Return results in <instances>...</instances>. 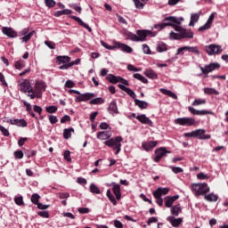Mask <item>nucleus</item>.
<instances>
[{
  "label": "nucleus",
  "mask_w": 228,
  "mask_h": 228,
  "mask_svg": "<svg viewBox=\"0 0 228 228\" xmlns=\"http://www.w3.org/2000/svg\"><path fill=\"white\" fill-rule=\"evenodd\" d=\"M184 20L183 17L167 16L163 19L164 26H171L177 31V33L171 31L169 33V38L171 40H183V38H193V32L181 27V24Z\"/></svg>",
  "instance_id": "f257e3e1"
},
{
  "label": "nucleus",
  "mask_w": 228,
  "mask_h": 228,
  "mask_svg": "<svg viewBox=\"0 0 228 228\" xmlns=\"http://www.w3.org/2000/svg\"><path fill=\"white\" fill-rule=\"evenodd\" d=\"M125 37H126V40H131L132 42H145L147 37H156V32L147 29H138L136 30V34H134L133 32L126 30Z\"/></svg>",
  "instance_id": "f03ea898"
},
{
  "label": "nucleus",
  "mask_w": 228,
  "mask_h": 228,
  "mask_svg": "<svg viewBox=\"0 0 228 228\" xmlns=\"http://www.w3.org/2000/svg\"><path fill=\"white\" fill-rule=\"evenodd\" d=\"M122 136H116L115 138H110L104 142L107 147H110L115 151V154H119L122 151Z\"/></svg>",
  "instance_id": "7ed1b4c3"
},
{
  "label": "nucleus",
  "mask_w": 228,
  "mask_h": 228,
  "mask_svg": "<svg viewBox=\"0 0 228 228\" xmlns=\"http://www.w3.org/2000/svg\"><path fill=\"white\" fill-rule=\"evenodd\" d=\"M45 83L36 82L34 87H32V94L30 99H42V92H45Z\"/></svg>",
  "instance_id": "20e7f679"
},
{
  "label": "nucleus",
  "mask_w": 228,
  "mask_h": 228,
  "mask_svg": "<svg viewBox=\"0 0 228 228\" xmlns=\"http://www.w3.org/2000/svg\"><path fill=\"white\" fill-rule=\"evenodd\" d=\"M20 92L27 94L28 97L33 95V86L28 79H23L19 82Z\"/></svg>",
  "instance_id": "39448f33"
},
{
  "label": "nucleus",
  "mask_w": 228,
  "mask_h": 228,
  "mask_svg": "<svg viewBox=\"0 0 228 228\" xmlns=\"http://www.w3.org/2000/svg\"><path fill=\"white\" fill-rule=\"evenodd\" d=\"M107 81L110 82L112 85H117V83H122V85H125L126 86H129V82L126 80V78L115 76L113 74H108L106 77Z\"/></svg>",
  "instance_id": "423d86ee"
},
{
  "label": "nucleus",
  "mask_w": 228,
  "mask_h": 228,
  "mask_svg": "<svg viewBox=\"0 0 228 228\" xmlns=\"http://www.w3.org/2000/svg\"><path fill=\"white\" fill-rule=\"evenodd\" d=\"M170 151H167L165 147H160L157 150H155V158L153 159V161L155 163H159L163 158L167 156V154H170Z\"/></svg>",
  "instance_id": "0eeeda50"
},
{
  "label": "nucleus",
  "mask_w": 228,
  "mask_h": 228,
  "mask_svg": "<svg viewBox=\"0 0 228 228\" xmlns=\"http://www.w3.org/2000/svg\"><path fill=\"white\" fill-rule=\"evenodd\" d=\"M206 53L208 54V56H213L215 54H222V49L221 45L212 44L210 45H208L205 47Z\"/></svg>",
  "instance_id": "6e6552de"
},
{
  "label": "nucleus",
  "mask_w": 228,
  "mask_h": 228,
  "mask_svg": "<svg viewBox=\"0 0 228 228\" xmlns=\"http://www.w3.org/2000/svg\"><path fill=\"white\" fill-rule=\"evenodd\" d=\"M174 124H175L176 126H194L195 119L192 118H178L174 120Z\"/></svg>",
  "instance_id": "1a4fd4ad"
},
{
  "label": "nucleus",
  "mask_w": 228,
  "mask_h": 228,
  "mask_svg": "<svg viewBox=\"0 0 228 228\" xmlns=\"http://www.w3.org/2000/svg\"><path fill=\"white\" fill-rule=\"evenodd\" d=\"M218 69H220V63L218 62H212L208 65H206L204 68H200L202 74L205 76L209 74V72H213V70H218Z\"/></svg>",
  "instance_id": "9d476101"
},
{
  "label": "nucleus",
  "mask_w": 228,
  "mask_h": 228,
  "mask_svg": "<svg viewBox=\"0 0 228 228\" xmlns=\"http://www.w3.org/2000/svg\"><path fill=\"white\" fill-rule=\"evenodd\" d=\"M21 35L23 36L21 37V42L28 44V42L31 40L33 35H35V30L29 32V28H26L21 30Z\"/></svg>",
  "instance_id": "9b49d317"
},
{
  "label": "nucleus",
  "mask_w": 228,
  "mask_h": 228,
  "mask_svg": "<svg viewBox=\"0 0 228 228\" xmlns=\"http://www.w3.org/2000/svg\"><path fill=\"white\" fill-rule=\"evenodd\" d=\"M109 186H112V191L116 197V200H120L122 199V191H120V184L112 182L109 184Z\"/></svg>",
  "instance_id": "f8f14e48"
},
{
  "label": "nucleus",
  "mask_w": 228,
  "mask_h": 228,
  "mask_svg": "<svg viewBox=\"0 0 228 228\" xmlns=\"http://www.w3.org/2000/svg\"><path fill=\"white\" fill-rule=\"evenodd\" d=\"M114 45L116 49H120L123 53H126L127 54H131V53H133V48L124 43L115 42Z\"/></svg>",
  "instance_id": "ddd939ff"
},
{
  "label": "nucleus",
  "mask_w": 228,
  "mask_h": 228,
  "mask_svg": "<svg viewBox=\"0 0 228 228\" xmlns=\"http://www.w3.org/2000/svg\"><path fill=\"white\" fill-rule=\"evenodd\" d=\"M7 124H12V126H17L18 127H28V122L25 119H7Z\"/></svg>",
  "instance_id": "4468645a"
},
{
  "label": "nucleus",
  "mask_w": 228,
  "mask_h": 228,
  "mask_svg": "<svg viewBox=\"0 0 228 228\" xmlns=\"http://www.w3.org/2000/svg\"><path fill=\"white\" fill-rule=\"evenodd\" d=\"M94 93H86V94H80L79 96H76V102H85L86 101H90L92 97H94Z\"/></svg>",
  "instance_id": "2eb2a0df"
},
{
  "label": "nucleus",
  "mask_w": 228,
  "mask_h": 228,
  "mask_svg": "<svg viewBox=\"0 0 228 228\" xmlns=\"http://www.w3.org/2000/svg\"><path fill=\"white\" fill-rule=\"evenodd\" d=\"M118 88H120V90H123V92H126V94H127L129 97H131L132 99H134V101H135L136 94L134 93V91H133L129 87H126V86H124V84H118Z\"/></svg>",
  "instance_id": "dca6fc26"
},
{
  "label": "nucleus",
  "mask_w": 228,
  "mask_h": 228,
  "mask_svg": "<svg viewBox=\"0 0 228 228\" xmlns=\"http://www.w3.org/2000/svg\"><path fill=\"white\" fill-rule=\"evenodd\" d=\"M2 32L6 37H9V38H17V33L13 28H8V27H3Z\"/></svg>",
  "instance_id": "f3484780"
},
{
  "label": "nucleus",
  "mask_w": 228,
  "mask_h": 228,
  "mask_svg": "<svg viewBox=\"0 0 228 228\" xmlns=\"http://www.w3.org/2000/svg\"><path fill=\"white\" fill-rule=\"evenodd\" d=\"M136 119L139 120V122H141V124H146V126H152L154 124L152 122V120H151V118H147V116L145 114L137 115Z\"/></svg>",
  "instance_id": "a211bd4d"
},
{
  "label": "nucleus",
  "mask_w": 228,
  "mask_h": 228,
  "mask_svg": "<svg viewBox=\"0 0 228 228\" xmlns=\"http://www.w3.org/2000/svg\"><path fill=\"white\" fill-rule=\"evenodd\" d=\"M167 221L169 222V224H171V225L173 227H179V225H181V224H183V218L179 217V218H175L174 217V216H170L167 218Z\"/></svg>",
  "instance_id": "6ab92c4d"
},
{
  "label": "nucleus",
  "mask_w": 228,
  "mask_h": 228,
  "mask_svg": "<svg viewBox=\"0 0 228 228\" xmlns=\"http://www.w3.org/2000/svg\"><path fill=\"white\" fill-rule=\"evenodd\" d=\"M157 145H158L157 141H150L148 142L142 143V147L144 151H146V152L152 151V149H154V147H156Z\"/></svg>",
  "instance_id": "aec40b11"
},
{
  "label": "nucleus",
  "mask_w": 228,
  "mask_h": 228,
  "mask_svg": "<svg viewBox=\"0 0 228 228\" xmlns=\"http://www.w3.org/2000/svg\"><path fill=\"white\" fill-rule=\"evenodd\" d=\"M215 15H216V12H213L212 15L209 16L206 24L200 27V31H206L211 28V25L215 20Z\"/></svg>",
  "instance_id": "412c9836"
},
{
  "label": "nucleus",
  "mask_w": 228,
  "mask_h": 228,
  "mask_svg": "<svg viewBox=\"0 0 228 228\" xmlns=\"http://www.w3.org/2000/svg\"><path fill=\"white\" fill-rule=\"evenodd\" d=\"M108 111L110 115H118V107L117 106V101H112L109 104Z\"/></svg>",
  "instance_id": "4be33fe9"
},
{
  "label": "nucleus",
  "mask_w": 228,
  "mask_h": 228,
  "mask_svg": "<svg viewBox=\"0 0 228 228\" xmlns=\"http://www.w3.org/2000/svg\"><path fill=\"white\" fill-rule=\"evenodd\" d=\"M71 19H73V20H76L79 26H82V28H85L86 29H87V31H89V33H92V28H90V26H88V24L85 23V21H83V20H81V18L77 17V16H71Z\"/></svg>",
  "instance_id": "5701e85b"
},
{
  "label": "nucleus",
  "mask_w": 228,
  "mask_h": 228,
  "mask_svg": "<svg viewBox=\"0 0 228 228\" xmlns=\"http://www.w3.org/2000/svg\"><path fill=\"white\" fill-rule=\"evenodd\" d=\"M177 199H179V195L167 196L166 198V202H165L166 208H172V206L174 205V201L177 200Z\"/></svg>",
  "instance_id": "b1692460"
},
{
  "label": "nucleus",
  "mask_w": 228,
  "mask_h": 228,
  "mask_svg": "<svg viewBox=\"0 0 228 228\" xmlns=\"http://www.w3.org/2000/svg\"><path fill=\"white\" fill-rule=\"evenodd\" d=\"M97 138L98 140H110L111 138V133L108 131L98 132Z\"/></svg>",
  "instance_id": "393cba45"
},
{
  "label": "nucleus",
  "mask_w": 228,
  "mask_h": 228,
  "mask_svg": "<svg viewBox=\"0 0 228 228\" xmlns=\"http://www.w3.org/2000/svg\"><path fill=\"white\" fill-rule=\"evenodd\" d=\"M135 106H138L141 110H147L149 108V103L145 101L138 100L135 98L134 100Z\"/></svg>",
  "instance_id": "a878e982"
},
{
  "label": "nucleus",
  "mask_w": 228,
  "mask_h": 228,
  "mask_svg": "<svg viewBox=\"0 0 228 228\" xmlns=\"http://www.w3.org/2000/svg\"><path fill=\"white\" fill-rule=\"evenodd\" d=\"M184 136L186 138H199V140H200V129L190 133H185Z\"/></svg>",
  "instance_id": "bb28decb"
},
{
  "label": "nucleus",
  "mask_w": 228,
  "mask_h": 228,
  "mask_svg": "<svg viewBox=\"0 0 228 228\" xmlns=\"http://www.w3.org/2000/svg\"><path fill=\"white\" fill-rule=\"evenodd\" d=\"M191 191L195 197H200V183H191Z\"/></svg>",
  "instance_id": "cd10ccee"
},
{
  "label": "nucleus",
  "mask_w": 228,
  "mask_h": 228,
  "mask_svg": "<svg viewBox=\"0 0 228 228\" xmlns=\"http://www.w3.org/2000/svg\"><path fill=\"white\" fill-rule=\"evenodd\" d=\"M203 91L206 95H220V92L212 87H205Z\"/></svg>",
  "instance_id": "c85d7f7f"
},
{
  "label": "nucleus",
  "mask_w": 228,
  "mask_h": 228,
  "mask_svg": "<svg viewBox=\"0 0 228 228\" xmlns=\"http://www.w3.org/2000/svg\"><path fill=\"white\" fill-rule=\"evenodd\" d=\"M56 61L58 65H61V63H70V57L69 56H57Z\"/></svg>",
  "instance_id": "c756f323"
},
{
  "label": "nucleus",
  "mask_w": 228,
  "mask_h": 228,
  "mask_svg": "<svg viewBox=\"0 0 228 228\" xmlns=\"http://www.w3.org/2000/svg\"><path fill=\"white\" fill-rule=\"evenodd\" d=\"M183 209L181 208V205H175L171 208V215L173 216H179V213H182Z\"/></svg>",
  "instance_id": "7c9ffc66"
},
{
  "label": "nucleus",
  "mask_w": 228,
  "mask_h": 228,
  "mask_svg": "<svg viewBox=\"0 0 228 228\" xmlns=\"http://www.w3.org/2000/svg\"><path fill=\"white\" fill-rule=\"evenodd\" d=\"M161 94H163L164 95H167L168 97H171L172 99L176 100L177 99V94L173 93L172 91L168 90V89H165V88H161L160 89Z\"/></svg>",
  "instance_id": "2f4dec72"
},
{
  "label": "nucleus",
  "mask_w": 228,
  "mask_h": 228,
  "mask_svg": "<svg viewBox=\"0 0 228 228\" xmlns=\"http://www.w3.org/2000/svg\"><path fill=\"white\" fill-rule=\"evenodd\" d=\"M204 199L208 200V202H216V200H218V195L213 193L205 194Z\"/></svg>",
  "instance_id": "473e14b6"
},
{
  "label": "nucleus",
  "mask_w": 228,
  "mask_h": 228,
  "mask_svg": "<svg viewBox=\"0 0 228 228\" xmlns=\"http://www.w3.org/2000/svg\"><path fill=\"white\" fill-rule=\"evenodd\" d=\"M145 77L150 79H158V74L154 72L153 69H146L144 71Z\"/></svg>",
  "instance_id": "72a5a7b5"
},
{
  "label": "nucleus",
  "mask_w": 228,
  "mask_h": 228,
  "mask_svg": "<svg viewBox=\"0 0 228 228\" xmlns=\"http://www.w3.org/2000/svg\"><path fill=\"white\" fill-rule=\"evenodd\" d=\"M210 189L208 183H200V195H206L207 193H209Z\"/></svg>",
  "instance_id": "f704fd0d"
},
{
  "label": "nucleus",
  "mask_w": 228,
  "mask_h": 228,
  "mask_svg": "<svg viewBox=\"0 0 228 228\" xmlns=\"http://www.w3.org/2000/svg\"><path fill=\"white\" fill-rule=\"evenodd\" d=\"M72 133H74V128L69 127V128H65L63 130V137L65 140H69L72 136Z\"/></svg>",
  "instance_id": "c9c22d12"
},
{
  "label": "nucleus",
  "mask_w": 228,
  "mask_h": 228,
  "mask_svg": "<svg viewBox=\"0 0 228 228\" xmlns=\"http://www.w3.org/2000/svg\"><path fill=\"white\" fill-rule=\"evenodd\" d=\"M166 51H168V46L167 45V44L161 42L159 43L157 45V52L158 53H165Z\"/></svg>",
  "instance_id": "e433bc0d"
},
{
  "label": "nucleus",
  "mask_w": 228,
  "mask_h": 228,
  "mask_svg": "<svg viewBox=\"0 0 228 228\" xmlns=\"http://www.w3.org/2000/svg\"><path fill=\"white\" fill-rule=\"evenodd\" d=\"M106 196L108 197L109 200L113 204V206H117V199H115V196L111 193V190H107Z\"/></svg>",
  "instance_id": "4c0bfd02"
},
{
  "label": "nucleus",
  "mask_w": 228,
  "mask_h": 228,
  "mask_svg": "<svg viewBox=\"0 0 228 228\" xmlns=\"http://www.w3.org/2000/svg\"><path fill=\"white\" fill-rule=\"evenodd\" d=\"M70 13H72V10L70 9H64L62 11H57L54 13L55 17H61V15H70Z\"/></svg>",
  "instance_id": "58836bf2"
},
{
  "label": "nucleus",
  "mask_w": 228,
  "mask_h": 228,
  "mask_svg": "<svg viewBox=\"0 0 228 228\" xmlns=\"http://www.w3.org/2000/svg\"><path fill=\"white\" fill-rule=\"evenodd\" d=\"M134 79H138L139 81H142V83H144V84L149 83V80L140 73L134 74Z\"/></svg>",
  "instance_id": "ea45409f"
},
{
  "label": "nucleus",
  "mask_w": 228,
  "mask_h": 228,
  "mask_svg": "<svg viewBox=\"0 0 228 228\" xmlns=\"http://www.w3.org/2000/svg\"><path fill=\"white\" fill-rule=\"evenodd\" d=\"M196 22H199V14L193 13L191 15V21L189 23V26H195Z\"/></svg>",
  "instance_id": "a19ab883"
},
{
  "label": "nucleus",
  "mask_w": 228,
  "mask_h": 228,
  "mask_svg": "<svg viewBox=\"0 0 228 228\" xmlns=\"http://www.w3.org/2000/svg\"><path fill=\"white\" fill-rule=\"evenodd\" d=\"M90 191L91 193H96V195H99L101 193V189H99V187H97V185L94 183H91Z\"/></svg>",
  "instance_id": "79ce46f5"
},
{
  "label": "nucleus",
  "mask_w": 228,
  "mask_h": 228,
  "mask_svg": "<svg viewBox=\"0 0 228 228\" xmlns=\"http://www.w3.org/2000/svg\"><path fill=\"white\" fill-rule=\"evenodd\" d=\"M14 202L17 206H24V198L22 196L15 197Z\"/></svg>",
  "instance_id": "37998d69"
},
{
  "label": "nucleus",
  "mask_w": 228,
  "mask_h": 228,
  "mask_svg": "<svg viewBox=\"0 0 228 228\" xmlns=\"http://www.w3.org/2000/svg\"><path fill=\"white\" fill-rule=\"evenodd\" d=\"M211 138V134H207L206 130L200 129V140H209Z\"/></svg>",
  "instance_id": "c03bdc74"
},
{
  "label": "nucleus",
  "mask_w": 228,
  "mask_h": 228,
  "mask_svg": "<svg viewBox=\"0 0 228 228\" xmlns=\"http://www.w3.org/2000/svg\"><path fill=\"white\" fill-rule=\"evenodd\" d=\"M90 104H104V100L102 97L94 98L90 101Z\"/></svg>",
  "instance_id": "a18cd8bd"
},
{
  "label": "nucleus",
  "mask_w": 228,
  "mask_h": 228,
  "mask_svg": "<svg viewBox=\"0 0 228 228\" xmlns=\"http://www.w3.org/2000/svg\"><path fill=\"white\" fill-rule=\"evenodd\" d=\"M38 200H40V195H38V193H35L31 196L32 204L37 206L39 203Z\"/></svg>",
  "instance_id": "49530a36"
},
{
  "label": "nucleus",
  "mask_w": 228,
  "mask_h": 228,
  "mask_svg": "<svg viewBox=\"0 0 228 228\" xmlns=\"http://www.w3.org/2000/svg\"><path fill=\"white\" fill-rule=\"evenodd\" d=\"M47 113H56L58 111V107L51 105L45 108Z\"/></svg>",
  "instance_id": "de8ad7c7"
},
{
  "label": "nucleus",
  "mask_w": 228,
  "mask_h": 228,
  "mask_svg": "<svg viewBox=\"0 0 228 228\" xmlns=\"http://www.w3.org/2000/svg\"><path fill=\"white\" fill-rule=\"evenodd\" d=\"M45 4L47 8H54L56 6V1L54 0H45Z\"/></svg>",
  "instance_id": "09e8293b"
},
{
  "label": "nucleus",
  "mask_w": 228,
  "mask_h": 228,
  "mask_svg": "<svg viewBox=\"0 0 228 228\" xmlns=\"http://www.w3.org/2000/svg\"><path fill=\"white\" fill-rule=\"evenodd\" d=\"M26 67V64L24 63V61H18L15 62V68L18 70H21V69H24Z\"/></svg>",
  "instance_id": "8fccbe9b"
},
{
  "label": "nucleus",
  "mask_w": 228,
  "mask_h": 228,
  "mask_svg": "<svg viewBox=\"0 0 228 228\" xmlns=\"http://www.w3.org/2000/svg\"><path fill=\"white\" fill-rule=\"evenodd\" d=\"M101 44L102 47H105V49H108L109 51H113L114 49H117V47L114 45H110L104 41H101Z\"/></svg>",
  "instance_id": "3c124183"
},
{
  "label": "nucleus",
  "mask_w": 228,
  "mask_h": 228,
  "mask_svg": "<svg viewBox=\"0 0 228 228\" xmlns=\"http://www.w3.org/2000/svg\"><path fill=\"white\" fill-rule=\"evenodd\" d=\"M188 52L189 53V46H183L177 49L176 54H184V53Z\"/></svg>",
  "instance_id": "603ef678"
},
{
  "label": "nucleus",
  "mask_w": 228,
  "mask_h": 228,
  "mask_svg": "<svg viewBox=\"0 0 228 228\" xmlns=\"http://www.w3.org/2000/svg\"><path fill=\"white\" fill-rule=\"evenodd\" d=\"M169 168H171V170H172V172H174V174H181L183 172V168H181L179 167L170 166Z\"/></svg>",
  "instance_id": "864d4df0"
},
{
  "label": "nucleus",
  "mask_w": 228,
  "mask_h": 228,
  "mask_svg": "<svg viewBox=\"0 0 228 228\" xmlns=\"http://www.w3.org/2000/svg\"><path fill=\"white\" fill-rule=\"evenodd\" d=\"M14 157L16 159H22L24 158V152L22 151H14Z\"/></svg>",
  "instance_id": "5fc2aeb1"
},
{
  "label": "nucleus",
  "mask_w": 228,
  "mask_h": 228,
  "mask_svg": "<svg viewBox=\"0 0 228 228\" xmlns=\"http://www.w3.org/2000/svg\"><path fill=\"white\" fill-rule=\"evenodd\" d=\"M48 119H49L50 124H52V125H54L58 122V118L56 116H53V115H50L48 117Z\"/></svg>",
  "instance_id": "6e6d98bb"
},
{
  "label": "nucleus",
  "mask_w": 228,
  "mask_h": 228,
  "mask_svg": "<svg viewBox=\"0 0 228 228\" xmlns=\"http://www.w3.org/2000/svg\"><path fill=\"white\" fill-rule=\"evenodd\" d=\"M0 131L4 134V136H10V131H8V129H6L4 126H0Z\"/></svg>",
  "instance_id": "4d7b16f0"
},
{
  "label": "nucleus",
  "mask_w": 228,
  "mask_h": 228,
  "mask_svg": "<svg viewBox=\"0 0 228 228\" xmlns=\"http://www.w3.org/2000/svg\"><path fill=\"white\" fill-rule=\"evenodd\" d=\"M45 45L49 47V49H56V44L53 41H45Z\"/></svg>",
  "instance_id": "13d9d810"
},
{
  "label": "nucleus",
  "mask_w": 228,
  "mask_h": 228,
  "mask_svg": "<svg viewBox=\"0 0 228 228\" xmlns=\"http://www.w3.org/2000/svg\"><path fill=\"white\" fill-rule=\"evenodd\" d=\"M64 86L66 88H74V86H76V84H74V81L72 80H67Z\"/></svg>",
  "instance_id": "bf43d9fd"
},
{
  "label": "nucleus",
  "mask_w": 228,
  "mask_h": 228,
  "mask_svg": "<svg viewBox=\"0 0 228 228\" xmlns=\"http://www.w3.org/2000/svg\"><path fill=\"white\" fill-rule=\"evenodd\" d=\"M142 51L144 54H151V47L147 44L142 45Z\"/></svg>",
  "instance_id": "052dcab7"
},
{
  "label": "nucleus",
  "mask_w": 228,
  "mask_h": 228,
  "mask_svg": "<svg viewBox=\"0 0 228 228\" xmlns=\"http://www.w3.org/2000/svg\"><path fill=\"white\" fill-rule=\"evenodd\" d=\"M28 142V137H20L18 141L19 147H22Z\"/></svg>",
  "instance_id": "680f3d73"
},
{
  "label": "nucleus",
  "mask_w": 228,
  "mask_h": 228,
  "mask_svg": "<svg viewBox=\"0 0 228 228\" xmlns=\"http://www.w3.org/2000/svg\"><path fill=\"white\" fill-rule=\"evenodd\" d=\"M135 5V8H140L141 10L143 9V3L140 2V0H133Z\"/></svg>",
  "instance_id": "e2e57ef3"
},
{
  "label": "nucleus",
  "mask_w": 228,
  "mask_h": 228,
  "mask_svg": "<svg viewBox=\"0 0 228 228\" xmlns=\"http://www.w3.org/2000/svg\"><path fill=\"white\" fill-rule=\"evenodd\" d=\"M188 110H189L190 113H191L192 115H200V110H195V108H193V107H188Z\"/></svg>",
  "instance_id": "0e129e2a"
},
{
  "label": "nucleus",
  "mask_w": 228,
  "mask_h": 228,
  "mask_svg": "<svg viewBox=\"0 0 228 228\" xmlns=\"http://www.w3.org/2000/svg\"><path fill=\"white\" fill-rule=\"evenodd\" d=\"M64 159H66V161H72V159L70 158V151H64Z\"/></svg>",
  "instance_id": "69168bd1"
},
{
  "label": "nucleus",
  "mask_w": 228,
  "mask_h": 228,
  "mask_svg": "<svg viewBox=\"0 0 228 228\" xmlns=\"http://www.w3.org/2000/svg\"><path fill=\"white\" fill-rule=\"evenodd\" d=\"M114 227L116 228H124V224L119 220L114 221Z\"/></svg>",
  "instance_id": "338daca9"
},
{
  "label": "nucleus",
  "mask_w": 228,
  "mask_h": 228,
  "mask_svg": "<svg viewBox=\"0 0 228 228\" xmlns=\"http://www.w3.org/2000/svg\"><path fill=\"white\" fill-rule=\"evenodd\" d=\"M77 183H78V184H82L83 186H85V184H86V179H85V178H83V177H78L77 179Z\"/></svg>",
  "instance_id": "774afa93"
}]
</instances>
